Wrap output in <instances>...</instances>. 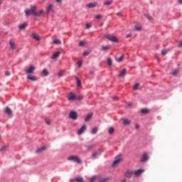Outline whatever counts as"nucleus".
I'll return each mask as SVG.
<instances>
[{"label": "nucleus", "mask_w": 182, "mask_h": 182, "mask_svg": "<svg viewBox=\"0 0 182 182\" xmlns=\"http://www.w3.org/2000/svg\"><path fill=\"white\" fill-rule=\"evenodd\" d=\"M32 38H33V39H36V41H39L41 39V36H38L35 33L32 34Z\"/></svg>", "instance_id": "24"}, {"label": "nucleus", "mask_w": 182, "mask_h": 182, "mask_svg": "<svg viewBox=\"0 0 182 182\" xmlns=\"http://www.w3.org/2000/svg\"><path fill=\"white\" fill-rule=\"evenodd\" d=\"M108 133H109V134H113V133H114V128H113V127L109 128Z\"/></svg>", "instance_id": "33"}, {"label": "nucleus", "mask_w": 182, "mask_h": 182, "mask_svg": "<svg viewBox=\"0 0 182 182\" xmlns=\"http://www.w3.org/2000/svg\"><path fill=\"white\" fill-rule=\"evenodd\" d=\"M5 75L6 76H10L11 75V73H9V71H6L5 72Z\"/></svg>", "instance_id": "45"}, {"label": "nucleus", "mask_w": 182, "mask_h": 182, "mask_svg": "<svg viewBox=\"0 0 182 182\" xmlns=\"http://www.w3.org/2000/svg\"><path fill=\"white\" fill-rule=\"evenodd\" d=\"M83 99V97H82V95H80L78 97H77V100H82Z\"/></svg>", "instance_id": "49"}, {"label": "nucleus", "mask_w": 182, "mask_h": 182, "mask_svg": "<svg viewBox=\"0 0 182 182\" xmlns=\"http://www.w3.org/2000/svg\"><path fill=\"white\" fill-rule=\"evenodd\" d=\"M85 26H86L87 29H90V28H92V25H90V24H89V23H87V24L85 25Z\"/></svg>", "instance_id": "42"}, {"label": "nucleus", "mask_w": 182, "mask_h": 182, "mask_svg": "<svg viewBox=\"0 0 182 182\" xmlns=\"http://www.w3.org/2000/svg\"><path fill=\"white\" fill-rule=\"evenodd\" d=\"M90 74H91V75H93V71H91V72H90Z\"/></svg>", "instance_id": "59"}, {"label": "nucleus", "mask_w": 182, "mask_h": 182, "mask_svg": "<svg viewBox=\"0 0 182 182\" xmlns=\"http://www.w3.org/2000/svg\"><path fill=\"white\" fill-rule=\"evenodd\" d=\"M68 100H76V96L73 93H70L68 95Z\"/></svg>", "instance_id": "19"}, {"label": "nucleus", "mask_w": 182, "mask_h": 182, "mask_svg": "<svg viewBox=\"0 0 182 182\" xmlns=\"http://www.w3.org/2000/svg\"><path fill=\"white\" fill-rule=\"evenodd\" d=\"M85 45H86V41H80L79 43L80 46H85Z\"/></svg>", "instance_id": "38"}, {"label": "nucleus", "mask_w": 182, "mask_h": 182, "mask_svg": "<svg viewBox=\"0 0 182 182\" xmlns=\"http://www.w3.org/2000/svg\"><path fill=\"white\" fill-rule=\"evenodd\" d=\"M127 73V71L126 69H123L119 74V77H123L124 76H126V74Z\"/></svg>", "instance_id": "18"}, {"label": "nucleus", "mask_w": 182, "mask_h": 182, "mask_svg": "<svg viewBox=\"0 0 182 182\" xmlns=\"http://www.w3.org/2000/svg\"><path fill=\"white\" fill-rule=\"evenodd\" d=\"M86 147H87V150H92V149H93V147H95V144H89Z\"/></svg>", "instance_id": "34"}, {"label": "nucleus", "mask_w": 182, "mask_h": 182, "mask_svg": "<svg viewBox=\"0 0 182 182\" xmlns=\"http://www.w3.org/2000/svg\"><path fill=\"white\" fill-rule=\"evenodd\" d=\"M6 149V146H4L3 147H1V149H0L1 151H4V150Z\"/></svg>", "instance_id": "47"}, {"label": "nucleus", "mask_w": 182, "mask_h": 182, "mask_svg": "<svg viewBox=\"0 0 182 182\" xmlns=\"http://www.w3.org/2000/svg\"><path fill=\"white\" fill-rule=\"evenodd\" d=\"M74 181L83 182V178H76L75 179H74Z\"/></svg>", "instance_id": "37"}, {"label": "nucleus", "mask_w": 182, "mask_h": 182, "mask_svg": "<svg viewBox=\"0 0 182 182\" xmlns=\"http://www.w3.org/2000/svg\"><path fill=\"white\" fill-rule=\"evenodd\" d=\"M161 55L162 56H166V55H167V50H163L161 51Z\"/></svg>", "instance_id": "39"}, {"label": "nucleus", "mask_w": 182, "mask_h": 182, "mask_svg": "<svg viewBox=\"0 0 182 182\" xmlns=\"http://www.w3.org/2000/svg\"><path fill=\"white\" fill-rule=\"evenodd\" d=\"M141 114H149L150 113V109H141Z\"/></svg>", "instance_id": "21"}, {"label": "nucleus", "mask_w": 182, "mask_h": 182, "mask_svg": "<svg viewBox=\"0 0 182 182\" xmlns=\"http://www.w3.org/2000/svg\"><path fill=\"white\" fill-rule=\"evenodd\" d=\"M113 99H114V100H119V97H114Z\"/></svg>", "instance_id": "54"}, {"label": "nucleus", "mask_w": 182, "mask_h": 182, "mask_svg": "<svg viewBox=\"0 0 182 182\" xmlns=\"http://www.w3.org/2000/svg\"><path fill=\"white\" fill-rule=\"evenodd\" d=\"M131 36H132V33H129L127 35V38H131Z\"/></svg>", "instance_id": "51"}, {"label": "nucleus", "mask_w": 182, "mask_h": 182, "mask_svg": "<svg viewBox=\"0 0 182 182\" xmlns=\"http://www.w3.org/2000/svg\"><path fill=\"white\" fill-rule=\"evenodd\" d=\"M5 113H6V114H8V116H9V117H12V116H14V112H12V109H11V108H9V107H6Z\"/></svg>", "instance_id": "10"}, {"label": "nucleus", "mask_w": 182, "mask_h": 182, "mask_svg": "<svg viewBox=\"0 0 182 182\" xmlns=\"http://www.w3.org/2000/svg\"><path fill=\"white\" fill-rule=\"evenodd\" d=\"M149 160V155L147 153H144L142 158L141 159V162L144 163V161H147Z\"/></svg>", "instance_id": "12"}, {"label": "nucleus", "mask_w": 182, "mask_h": 182, "mask_svg": "<svg viewBox=\"0 0 182 182\" xmlns=\"http://www.w3.org/2000/svg\"><path fill=\"white\" fill-rule=\"evenodd\" d=\"M135 31H141V26H135Z\"/></svg>", "instance_id": "40"}, {"label": "nucleus", "mask_w": 182, "mask_h": 182, "mask_svg": "<svg viewBox=\"0 0 182 182\" xmlns=\"http://www.w3.org/2000/svg\"><path fill=\"white\" fill-rule=\"evenodd\" d=\"M46 124H50V120H47V121H46Z\"/></svg>", "instance_id": "55"}, {"label": "nucleus", "mask_w": 182, "mask_h": 182, "mask_svg": "<svg viewBox=\"0 0 182 182\" xmlns=\"http://www.w3.org/2000/svg\"><path fill=\"white\" fill-rule=\"evenodd\" d=\"M69 116H70V119H72L73 120L77 119V113L75 111L70 112Z\"/></svg>", "instance_id": "8"}, {"label": "nucleus", "mask_w": 182, "mask_h": 182, "mask_svg": "<svg viewBox=\"0 0 182 182\" xmlns=\"http://www.w3.org/2000/svg\"><path fill=\"white\" fill-rule=\"evenodd\" d=\"M178 4H179L180 5H182V0H178Z\"/></svg>", "instance_id": "57"}, {"label": "nucleus", "mask_w": 182, "mask_h": 182, "mask_svg": "<svg viewBox=\"0 0 182 182\" xmlns=\"http://www.w3.org/2000/svg\"><path fill=\"white\" fill-rule=\"evenodd\" d=\"M97 132H99V128L97 127L92 128L91 133L92 134H97Z\"/></svg>", "instance_id": "22"}, {"label": "nucleus", "mask_w": 182, "mask_h": 182, "mask_svg": "<svg viewBox=\"0 0 182 182\" xmlns=\"http://www.w3.org/2000/svg\"><path fill=\"white\" fill-rule=\"evenodd\" d=\"M9 45H10V49L11 50H15V49H16V43H15V39H14V38L10 39Z\"/></svg>", "instance_id": "5"}, {"label": "nucleus", "mask_w": 182, "mask_h": 182, "mask_svg": "<svg viewBox=\"0 0 182 182\" xmlns=\"http://www.w3.org/2000/svg\"><path fill=\"white\" fill-rule=\"evenodd\" d=\"M92 117H93V114L90 113L86 116V117L85 119V122H90V120H92Z\"/></svg>", "instance_id": "16"}, {"label": "nucleus", "mask_w": 182, "mask_h": 182, "mask_svg": "<svg viewBox=\"0 0 182 182\" xmlns=\"http://www.w3.org/2000/svg\"><path fill=\"white\" fill-rule=\"evenodd\" d=\"M89 53H90L89 51H85V52L83 53V55H84V56H87V55H89Z\"/></svg>", "instance_id": "44"}, {"label": "nucleus", "mask_w": 182, "mask_h": 182, "mask_svg": "<svg viewBox=\"0 0 182 182\" xmlns=\"http://www.w3.org/2000/svg\"><path fill=\"white\" fill-rule=\"evenodd\" d=\"M122 182H126V180H125V179H124Z\"/></svg>", "instance_id": "60"}, {"label": "nucleus", "mask_w": 182, "mask_h": 182, "mask_svg": "<svg viewBox=\"0 0 182 182\" xmlns=\"http://www.w3.org/2000/svg\"><path fill=\"white\" fill-rule=\"evenodd\" d=\"M36 9H38V6L36 5H33L30 9L26 10V16H29L31 15H34V16H41V15L43 14V9L39 11H36Z\"/></svg>", "instance_id": "1"}, {"label": "nucleus", "mask_w": 182, "mask_h": 182, "mask_svg": "<svg viewBox=\"0 0 182 182\" xmlns=\"http://www.w3.org/2000/svg\"><path fill=\"white\" fill-rule=\"evenodd\" d=\"M0 139H1V136H0Z\"/></svg>", "instance_id": "61"}, {"label": "nucleus", "mask_w": 182, "mask_h": 182, "mask_svg": "<svg viewBox=\"0 0 182 182\" xmlns=\"http://www.w3.org/2000/svg\"><path fill=\"white\" fill-rule=\"evenodd\" d=\"M178 47H179V48H182V41H181V43L178 44Z\"/></svg>", "instance_id": "52"}, {"label": "nucleus", "mask_w": 182, "mask_h": 182, "mask_svg": "<svg viewBox=\"0 0 182 182\" xmlns=\"http://www.w3.org/2000/svg\"><path fill=\"white\" fill-rule=\"evenodd\" d=\"M82 60H80L77 62L78 68H82Z\"/></svg>", "instance_id": "41"}, {"label": "nucleus", "mask_w": 182, "mask_h": 182, "mask_svg": "<svg viewBox=\"0 0 182 182\" xmlns=\"http://www.w3.org/2000/svg\"><path fill=\"white\" fill-rule=\"evenodd\" d=\"M52 9H53V4H49L48 7L47 9V14H50V11H52Z\"/></svg>", "instance_id": "26"}, {"label": "nucleus", "mask_w": 182, "mask_h": 182, "mask_svg": "<svg viewBox=\"0 0 182 182\" xmlns=\"http://www.w3.org/2000/svg\"><path fill=\"white\" fill-rule=\"evenodd\" d=\"M136 129H140V125L139 124H136L135 125Z\"/></svg>", "instance_id": "50"}, {"label": "nucleus", "mask_w": 182, "mask_h": 182, "mask_svg": "<svg viewBox=\"0 0 182 182\" xmlns=\"http://www.w3.org/2000/svg\"><path fill=\"white\" fill-rule=\"evenodd\" d=\"M96 19H102V15H97L96 16Z\"/></svg>", "instance_id": "46"}, {"label": "nucleus", "mask_w": 182, "mask_h": 182, "mask_svg": "<svg viewBox=\"0 0 182 182\" xmlns=\"http://www.w3.org/2000/svg\"><path fill=\"white\" fill-rule=\"evenodd\" d=\"M105 38H107V39H108L109 41H110L111 42H119V40L117 39V37L110 35V34H107L105 36Z\"/></svg>", "instance_id": "4"}, {"label": "nucleus", "mask_w": 182, "mask_h": 182, "mask_svg": "<svg viewBox=\"0 0 182 182\" xmlns=\"http://www.w3.org/2000/svg\"><path fill=\"white\" fill-rule=\"evenodd\" d=\"M26 26H28V23H23L22 24H20L18 26V28H19L20 31H22V30L25 29L26 28Z\"/></svg>", "instance_id": "20"}, {"label": "nucleus", "mask_w": 182, "mask_h": 182, "mask_svg": "<svg viewBox=\"0 0 182 182\" xmlns=\"http://www.w3.org/2000/svg\"><path fill=\"white\" fill-rule=\"evenodd\" d=\"M143 173H144V169H138L134 171V175L135 176V177H139L140 176H141V174H143Z\"/></svg>", "instance_id": "9"}, {"label": "nucleus", "mask_w": 182, "mask_h": 182, "mask_svg": "<svg viewBox=\"0 0 182 182\" xmlns=\"http://www.w3.org/2000/svg\"><path fill=\"white\" fill-rule=\"evenodd\" d=\"M147 18H148L149 20H151V16H147Z\"/></svg>", "instance_id": "58"}, {"label": "nucleus", "mask_w": 182, "mask_h": 182, "mask_svg": "<svg viewBox=\"0 0 182 182\" xmlns=\"http://www.w3.org/2000/svg\"><path fill=\"white\" fill-rule=\"evenodd\" d=\"M113 4V0H108L104 2L105 6H109V5H112Z\"/></svg>", "instance_id": "23"}, {"label": "nucleus", "mask_w": 182, "mask_h": 182, "mask_svg": "<svg viewBox=\"0 0 182 182\" xmlns=\"http://www.w3.org/2000/svg\"><path fill=\"white\" fill-rule=\"evenodd\" d=\"M27 79H28L29 80H32L33 82L38 80V78L32 75H28Z\"/></svg>", "instance_id": "15"}, {"label": "nucleus", "mask_w": 182, "mask_h": 182, "mask_svg": "<svg viewBox=\"0 0 182 182\" xmlns=\"http://www.w3.org/2000/svg\"><path fill=\"white\" fill-rule=\"evenodd\" d=\"M68 160L70 161H75V163H77V164H82V160L76 155H71L68 158Z\"/></svg>", "instance_id": "2"}, {"label": "nucleus", "mask_w": 182, "mask_h": 182, "mask_svg": "<svg viewBox=\"0 0 182 182\" xmlns=\"http://www.w3.org/2000/svg\"><path fill=\"white\" fill-rule=\"evenodd\" d=\"M43 74L44 75V76H48L49 75V72L48 71V70L43 69Z\"/></svg>", "instance_id": "35"}, {"label": "nucleus", "mask_w": 182, "mask_h": 182, "mask_svg": "<svg viewBox=\"0 0 182 182\" xmlns=\"http://www.w3.org/2000/svg\"><path fill=\"white\" fill-rule=\"evenodd\" d=\"M33 72H35V66L31 65L26 70V75H32V73H33Z\"/></svg>", "instance_id": "7"}, {"label": "nucleus", "mask_w": 182, "mask_h": 182, "mask_svg": "<svg viewBox=\"0 0 182 182\" xmlns=\"http://www.w3.org/2000/svg\"><path fill=\"white\" fill-rule=\"evenodd\" d=\"M140 87V84L139 83H136L134 86H133V90H139V87Z\"/></svg>", "instance_id": "30"}, {"label": "nucleus", "mask_w": 182, "mask_h": 182, "mask_svg": "<svg viewBox=\"0 0 182 182\" xmlns=\"http://www.w3.org/2000/svg\"><path fill=\"white\" fill-rule=\"evenodd\" d=\"M99 156V152H94L92 155V159H96Z\"/></svg>", "instance_id": "36"}, {"label": "nucleus", "mask_w": 182, "mask_h": 182, "mask_svg": "<svg viewBox=\"0 0 182 182\" xmlns=\"http://www.w3.org/2000/svg\"><path fill=\"white\" fill-rule=\"evenodd\" d=\"M60 56V52L57 51L53 54L52 59H58Z\"/></svg>", "instance_id": "17"}, {"label": "nucleus", "mask_w": 182, "mask_h": 182, "mask_svg": "<svg viewBox=\"0 0 182 182\" xmlns=\"http://www.w3.org/2000/svg\"><path fill=\"white\" fill-rule=\"evenodd\" d=\"M123 59H124V55H121L119 58H117L116 60L117 62H123Z\"/></svg>", "instance_id": "32"}, {"label": "nucleus", "mask_w": 182, "mask_h": 182, "mask_svg": "<svg viewBox=\"0 0 182 182\" xmlns=\"http://www.w3.org/2000/svg\"><path fill=\"white\" fill-rule=\"evenodd\" d=\"M75 79L77 80V87H80L82 86V82H80V80L77 77H75Z\"/></svg>", "instance_id": "28"}, {"label": "nucleus", "mask_w": 182, "mask_h": 182, "mask_svg": "<svg viewBox=\"0 0 182 182\" xmlns=\"http://www.w3.org/2000/svg\"><path fill=\"white\" fill-rule=\"evenodd\" d=\"M46 149H48V147L46 146H41V147L37 149V150L36 151V153L37 154H39L41 153H43V151H45V150H46Z\"/></svg>", "instance_id": "11"}, {"label": "nucleus", "mask_w": 182, "mask_h": 182, "mask_svg": "<svg viewBox=\"0 0 182 182\" xmlns=\"http://www.w3.org/2000/svg\"><path fill=\"white\" fill-rule=\"evenodd\" d=\"M123 161V159L122 158V155H118L115 157V160L112 163V167H117L119 163Z\"/></svg>", "instance_id": "3"}, {"label": "nucleus", "mask_w": 182, "mask_h": 182, "mask_svg": "<svg viewBox=\"0 0 182 182\" xmlns=\"http://www.w3.org/2000/svg\"><path fill=\"white\" fill-rule=\"evenodd\" d=\"M117 16H122V13L119 12L117 14Z\"/></svg>", "instance_id": "53"}, {"label": "nucleus", "mask_w": 182, "mask_h": 182, "mask_svg": "<svg viewBox=\"0 0 182 182\" xmlns=\"http://www.w3.org/2000/svg\"><path fill=\"white\" fill-rule=\"evenodd\" d=\"M86 129H87L86 124L82 125V127H80V129H79L77 130V134H78V136H80V135L83 134V133H85V132H86Z\"/></svg>", "instance_id": "6"}, {"label": "nucleus", "mask_w": 182, "mask_h": 182, "mask_svg": "<svg viewBox=\"0 0 182 182\" xmlns=\"http://www.w3.org/2000/svg\"><path fill=\"white\" fill-rule=\"evenodd\" d=\"M176 73H178V71H177V70L173 71V72L172 73L173 76H176Z\"/></svg>", "instance_id": "48"}, {"label": "nucleus", "mask_w": 182, "mask_h": 182, "mask_svg": "<svg viewBox=\"0 0 182 182\" xmlns=\"http://www.w3.org/2000/svg\"><path fill=\"white\" fill-rule=\"evenodd\" d=\"M110 49V46H104L102 47L101 50L106 52V50H109Z\"/></svg>", "instance_id": "25"}, {"label": "nucleus", "mask_w": 182, "mask_h": 182, "mask_svg": "<svg viewBox=\"0 0 182 182\" xmlns=\"http://www.w3.org/2000/svg\"><path fill=\"white\" fill-rule=\"evenodd\" d=\"M97 2H91L86 5L87 8H96L97 6Z\"/></svg>", "instance_id": "13"}, {"label": "nucleus", "mask_w": 182, "mask_h": 182, "mask_svg": "<svg viewBox=\"0 0 182 182\" xmlns=\"http://www.w3.org/2000/svg\"><path fill=\"white\" fill-rule=\"evenodd\" d=\"M58 76H59L60 77H62V76H63V71H60V72L58 73Z\"/></svg>", "instance_id": "43"}, {"label": "nucleus", "mask_w": 182, "mask_h": 182, "mask_svg": "<svg viewBox=\"0 0 182 182\" xmlns=\"http://www.w3.org/2000/svg\"><path fill=\"white\" fill-rule=\"evenodd\" d=\"M53 43L55 45H62V41H60V40H59V39H55L53 41Z\"/></svg>", "instance_id": "27"}, {"label": "nucleus", "mask_w": 182, "mask_h": 182, "mask_svg": "<svg viewBox=\"0 0 182 182\" xmlns=\"http://www.w3.org/2000/svg\"><path fill=\"white\" fill-rule=\"evenodd\" d=\"M133 174H134L133 171H127V172H125L124 176L127 177V178H132Z\"/></svg>", "instance_id": "14"}, {"label": "nucleus", "mask_w": 182, "mask_h": 182, "mask_svg": "<svg viewBox=\"0 0 182 182\" xmlns=\"http://www.w3.org/2000/svg\"><path fill=\"white\" fill-rule=\"evenodd\" d=\"M107 63L109 65V66H112L113 65V60L110 58L107 59Z\"/></svg>", "instance_id": "31"}, {"label": "nucleus", "mask_w": 182, "mask_h": 182, "mask_svg": "<svg viewBox=\"0 0 182 182\" xmlns=\"http://www.w3.org/2000/svg\"><path fill=\"white\" fill-rule=\"evenodd\" d=\"M122 122H123L124 124H126V125H129V124H130V123H132V122H130V120L127 119H122Z\"/></svg>", "instance_id": "29"}, {"label": "nucleus", "mask_w": 182, "mask_h": 182, "mask_svg": "<svg viewBox=\"0 0 182 182\" xmlns=\"http://www.w3.org/2000/svg\"><path fill=\"white\" fill-rule=\"evenodd\" d=\"M56 2H58V4H60V2H62V0H55Z\"/></svg>", "instance_id": "56"}]
</instances>
